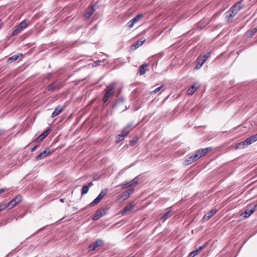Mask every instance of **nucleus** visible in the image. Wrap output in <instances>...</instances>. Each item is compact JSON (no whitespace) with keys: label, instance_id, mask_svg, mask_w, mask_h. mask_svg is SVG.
<instances>
[{"label":"nucleus","instance_id":"obj_35","mask_svg":"<svg viewBox=\"0 0 257 257\" xmlns=\"http://www.w3.org/2000/svg\"><path fill=\"white\" fill-rule=\"evenodd\" d=\"M124 101V99L122 97L119 98L116 100L115 104L113 105V107H114L116 105L119 103H123Z\"/></svg>","mask_w":257,"mask_h":257},{"label":"nucleus","instance_id":"obj_49","mask_svg":"<svg viewBox=\"0 0 257 257\" xmlns=\"http://www.w3.org/2000/svg\"><path fill=\"white\" fill-rule=\"evenodd\" d=\"M204 149L207 151V153H208L209 151H210L211 150V148H205Z\"/></svg>","mask_w":257,"mask_h":257},{"label":"nucleus","instance_id":"obj_34","mask_svg":"<svg viewBox=\"0 0 257 257\" xmlns=\"http://www.w3.org/2000/svg\"><path fill=\"white\" fill-rule=\"evenodd\" d=\"M129 196L126 191H124L123 193L119 195V198H122L123 200L126 199Z\"/></svg>","mask_w":257,"mask_h":257},{"label":"nucleus","instance_id":"obj_36","mask_svg":"<svg viewBox=\"0 0 257 257\" xmlns=\"http://www.w3.org/2000/svg\"><path fill=\"white\" fill-rule=\"evenodd\" d=\"M207 244H208L207 242L205 243L202 246H200L198 248H197L196 250H197V252H199L202 249H204L207 246Z\"/></svg>","mask_w":257,"mask_h":257},{"label":"nucleus","instance_id":"obj_19","mask_svg":"<svg viewBox=\"0 0 257 257\" xmlns=\"http://www.w3.org/2000/svg\"><path fill=\"white\" fill-rule=\"evenodd\" d=\"M205 62L204 59H203V58L199 57L198 58V62L195 66L196 69H198L201 67L204 63Z\"/></svg>","mask_w":257,"mask_h":257},{"label":"nucleus","instance_id":"obj_38","mask_svg":"<svg viewBox=\"0 0 257 257\" xmlns=\"http://www.w3.org/2000/svg\"><path fill=\"white\" fill-rule=\"evenodd\" d=\"M198 253V252H197V250H196H196H193V251L189 253V254L188 255V257H194Z\"/></svg>","mask_w":257,"mask_h":257},{"label":"nucleus","instance_id":"obj_52","mask_svg":"<svg viewBox=\"0 0 257 257\" xmlns=\"http://www.w3.org/2000/svg\"><path fill=\"white\" fill-rule=\"evenodd\" d=\"M3 132H4V131H2V130H0V135H1V134H2Z\"/></svg>","mask_w":257,"mask_h":257},{"label":"nucleus","instance_id":"obj_27","mask_svg":"<svg viewBox=\"0 0 257 257\" xmlns=\"http://www.w3.org/2000/svg\"><path fill=\"white\" fill-rule=\"evenodd\" d=\"M172 215V213L171 210L167 211L161 217V219L166 220L170 217Z\"/></svg>","mask_w":257,"mask_h":257},{"label":"nucleus","instance_id":"obj_14","mask_svg":"<svg viewBox=\"0 0 257 257\" xmlns=\"http://www.w3.org/2000/svg\"><path fill=\"white\" fill-rule=\"evenodd\" d=\"M51 131V128H48L46 131H45L38 137V138L37 139V141L38 142H41L43 141L48 135V134L50 133Z\"/></svg>","mask_w":257,"mask_h":257},{"label":"nucleus","instance_id":"obj_37","mask_svg":"<svg viewBox=\"0 0 257 257\" xmlns=\"http://www.w3.org/2000/svg\"><path fill=\"white\" fill-rule=\"evenodd\" d=\"M125 138V137L123 136V135L122 134H121L118 135L116 136V138H117V142L121 141Z\"/></svg>","mask_w":257,"mask_h":257},{"label":"nucleus","instance_id":"obj_5","mask_svg":"<svg viewBox=\"0 0 257 257\" xmlns=\"http://www.w3.org/2000/svg\"><path fill=\"white\" fill-rule=\"evenodd\" d=\"M106 210L105 208H100L98 209L92 217L93 220H97L100 217L104 216L106 213Z\"/></svg>","mask_w":257,"mask_h":257},{"label":"nucleus","instance_id":"obj_12","mask_svg":"<svg viewBox=\"0 0 257 257\" xmlns=\"http://www.w3.org/2000/svg\"><path fill=\"white\" fill-rule=\"evenodd\" d=\"M217 212V209L215 208L212 209L211 210L207 212L203 217L202 220L206 221L209 219L213 215Z\"/></svg>","mask_w":257,"mask_h":257},{"label":"nucleus","instance_id":"obj_44","mask_svg":"<svg viewBox=\"0 0 257 257\" xmlns=\"http://www.w3.org/2000/svg\"><path fill=\"white\" fill-rule=\"evenodd\" d=\"M136 142H137V140H135V139H133L130 141V145L133 146L136 143Z\"/></svg>","mask_w":257,"mask_h":257},{"label":"nucleus","instance_id":"obj_4","mask_svg":"<svg viewBox=\"0 0 257 257\" xmlns=\"http://www.w3.org/2000/svg\"><path fill=\"white\" fill-rule=\"evenodd\" d=\"M21 200H22L21 196L17 195L8 203L7 206L8 207H9L10 208H12L15 207Z\"/></svg>","mask_w":257,"mask_h":257},{"label":"nucleus","instance_id":"obj_50","mask_svg":"<svg viewBox=\"0 0 257 257\" xmlns=\"http://www.w3.org/2000/svg\"><path fill=\"white\" fill-rule=\"evenodd\" d=\"M51 78V74L48 75L47 76V78L48 79H50Z\"/></svg>","mask_w":257,"mask_h":257},{"label":"nucleus","instance_id":"obj_24","mask_svg":"<svg viewBox=\"0 0 257 257\" xmlns=\"http://www.w3.org/2000/svg\"><path fill=\"white\" fill-rule=\"evenodd\" d=\"M107 191V189H104L102 190L97 197H98L100 200H101L104 196L106 194Z\"/></svg>","mask_w":257,"mask_h":257},{"label":"nucleus","instance_id":"obj_26","mask_svg":"<svg viewBox=\"0 0 257 257\" xmlns=\"http://www.w3.org/2000/svg\"><path fill=\"white\" fill-rule=\"evenodd\" d=\"M197 89V87H196L195 85H193L188 89L187 93L189 95H192L195 92Z\"/></svg>","mask_w":257,"mask_h":257},{"label":"nucleus","instance_id":"obj_32","mask_svg":"<svg viewBox=\"0 0 257 257\" xmlns=\"http://www.w3.org/2000/svg\"><path fill=\"white\" fill-rule=\"evenodd\" d=\"M19 55H14L8 59V62L9 63H12L13 62L17 60L19 58Z\"/></svg>","mask_w":257,"mask_h":257},{"label":"nucleus","instance_id":"obj_13","mask_svg":"<svg viewBox=\"0 0 257 257\" xmlns=\"http://www.w3.org/2000/svg\"><path fill=\"white\" fill-rule=\"evenodd\" d=\"M64 109H65V107L61 106L60 105L57 106L55 108L53 113L52 114L51 117L53 118V117L56 116L57 115H58V114L61 113L62 111H63L64 110Z\"/></svg>","mask_w":257,"mask_h":257},{"label":"nucleus","instance_id":"obj_33","mask_svg":"<svg viewBox=\"0 0 257 257\" xmlns=\"http://www.w3.org/2000/svg\"><path fill=\"white\" fill-rule=\"evenodd\" d=\"M201 157V155L198 153V150L195 152V154L192 155V158L194 160V161H196L200 159Z\"/></svg>","mask_w":257,"mask_h":257},{"label":"nucleus","instance_id":"obj_42","mask_svg":"<svg viewBox=\"0 0 257 257\" xmlns=\"http://www.w3.org/2000/svg\"><path fill=\"white\" fill-rule=\"evenodd\" d=\"M134 191H135V189L134 188H130V189H128L127 190H126V192L127 193V194L130 196V195L131 194H132L134 192Z\"/></svg>","mask_w":257,"mask_h":257},{"label":"nucleus","instance_id":"obj_6","mask_svg":"<svg viewBox=\"0 0 257 257\" xmlns=\"http://www.w3.org/2000/svg\"><path fill=\"white\" fill-rule=\"evenodd\" d=\"M143 15L142 14H140L138 15L137 16L132 19L130 21H129L127 23V26L129 28H132L133 27L134 24L136 23L140 19L143 18Z\"/></svg>","mask_w":257,"mask_h":257},{"label":"nucleus","instance_id":"obj_39","mask_svg":"<svg viewBox=\"0 0 257 257\" xmlns=\"http://www.w3.org/2000/svg\"><path fill=\"white\" fill-rule=\"evenodd\" d=\"M198 153L200 154V155H201V157L204 156L206 155L207 153V151L204 149L201 150H198Z\"/></svg>","mask_w":257,"mask_h":257},{"label":"nucleus","instance_id":"obj_21","mask_svg":"<svg viewBox=\"0 0 257 257\" xmlns=\"http://www.w3.org/2000/svg\"><path fill=\"white\" fill-rule=\"evenodd\" d=\"M145 41V40H141V41H138L135 44L132 45V49H136L137 48H139L140 46H142L144 44Z\"/></svg>","mask_w":257,"mask_h":257},{"label":"nucleus","instance_id":"obj_18","mask_svg":"<svg viewBox=\"0 0 257 257\" xmlns=\"http://www.w3.org/2000/svg\"><path fill=\"white\" fill-rule=\"evenodd\" d=\"M257 32V29L255 28L251 29L249 30H248L246 33L245 35L247 37H251L252 36H253Z\"/></svg>","mask_w":257,"mask_h":257},{"label":"nucleus","instance_id":"obj_9","mask_svg":"<svg viewBox=\"0 0 257 257\" xmlns=\"http://www.w3.org/2000/svg\"><path fill=\"white\" fill-rule=\"evenodd\" d=\"M51 151L49 148H46L44 151L40 153L36 158L37 161L40 160L51 154Z\"/></svg>","mask_w":257,"mask_h":257},{"label":"nucleus","instance_id":"obj_7","mask_svg":"<svg viewBox=\"0 0 257 257\" xmlns=\"http://www.w3.org/2000/svg\"><path fill=\"white\" fill-rule=\"evenodd\" d=\"M103 243V241L101 239H97L95 242H94L92 244H90L88 246V248L90 250H94L98 247L102 245Z\"/></svg>","mask_w":257,"mask_h":257},{"label":"nucleus","instance_id":"obj_20","mask_svg":"<svg viewBox=\"0 0 257 257\" xmlns=\"http://www.w3.org/2000/svg\"><path fill=\"white\" fill-rule=\"evenodd\" d=\"M244 142L246 145V146H248L253 143L255 142V141L254 140L253 137L251 136L248 138H247L245 141H244Z\"/></svg>","mask_w":257,"mask_h":257},{"label":"nucleus","instance_id":"obj_3","mask_svg":"<svg viewBox=\"0 0 257 257\" xmlns=\"http://www.w3.org/2000/svg\"><path fill=\"white\" fill-rule=\"evenodd\" d=\"M28 26V24L25 21H22L17 27L16 29L13 32L12 36H14L21 32L24 29H26Z\"/></svg>","mask_w":257,"mask_h":257},{"label":"nucleus","instance_id":"obj_15","mask_svg":"<svg viewBox=\"0 0 257 257\" xmlns=\"http://www.w3.org/2000/svg\"><path fill=\"white\" fill-rule=\"evenodd\" d=\"M255 211V208H251L250 209L247 208L245 211L241 214V216L243 218H246L251 215Z\"/></svg>","mask_w":257,"mask_h":257},{"label":"nucleus","instance_id":"obj_16","mask_svg":"<svg viewBox=\"0 0 257 257\" xmlns=\"http://www.w3.org/2000/svg\"><path fill=\"white\" fill-rule=\"evenodd\" d=\"M94 9L93 7H89L87 9V12L84 15L85 19H88L94 13Z\"/></svg>","mask_w":257,"mask_h":257},{"label":"nucleus","instance_id":"obj_46","mask_svg":"<svg viewBox=\"0 0 257 257\" xmlns=\"http://www.w3.org/2000/svg\"><path fill=\"white\" fill-rule=\"evenodd\" d=\"M38 146H39V145H36V146H34V147L31 149V151L32 152H34V151L37 149V148Z\"/></svg>","mask_w":257,"mask_h":257},{"label":"nucleus","instance_id":"obj_10","mask_svg":"<svg viewBox=\"0 0 257 257\" xmlns=\"http://www.w3.org/2000/svg\"><path fill=\"white\" fill-rule=\"evenodd\" d=\"M134 127L133 123H129L123 128L121 134L126 137Z\"/></svg>","mask_w":257,"mask_h":257},{"label":"nucleus","instance_id":"obj_28","mask_svg":"<svg viewBox=\"0 0 257 257\" xmlns=\"http://www.w3.org/2000/svg\"><path fill=\"white\" fill-rule=\"evenodd\" d=\"M246 147V146L244 141H242V142H241L240 143L236 144L234 148L235 149H243Z\"/></svg>","mask_w":257,"mask_h":257},{"label":"nucleus","instance_id":"obj_41","mask_svg":"<svg viewBox=\"0 0 257 257\" xmlns=\"http://www.w3.org/2000/svg\"><path fill=\"white\" fill-rule=\"evenodd\" d=\"M163 87V85H161V86L156 88L154 90L152 91V93H156L159 92Z\"/></svg>","mask_w":257,"mask_h":257},{"label":"nucleus","instance_id":"obj_51","mask_svg":"<svg viewBox=\"0 0 257 257\" xmlns=\"http://www.w3.org/2000/svg\"><path fill=\"white\" fill-rule=\"evenodd\" d=\"M64 200L65 199L64 198H61V199H60V201L61 202L63 203V202H64Z\"/></svg>","mask_w":257,"mask_h":257},{"label":"nucleus","instance_id":"obj_1","mask_svg":"<svg viewBox=\"0 0 257 257\" xmlns=\"http://www.w3.org/2000/svg\"><path fill=\"white\" fill-rule=\"evenodd\" d=\"M243 7V1L240 0L237 3H235L225 13V17L228 21L233 18Z\"/></svg>","mask_w":257,"mask_h":257},{"label":"nucleus","instance_id":"obj_2","mask_svg":"<svg viewBox=\"0 0 257 257\" xmlns=\"http://www.w3.org/2000/svg\"><path fill=\"white\" fill-rule=\"evenodd\" d=\"M116 87V82H112L106 86V88L104 89L105 94L102 98L103 102H106L109 98L114 94Z\"/></svg>","mask_w":257,"mask_h":257},{"label":"nucleus","instance_id":"obj_8","mask_svg":"<svg viewBox=\"0 0 257 257\" xmlns=\"http://www.w3.org/2000/svg\"><path fill=\"white\" fill-rule=\"evenodd\" d=\"M62 87V84L61 82H54L47 86L48 91H52L55 89H59Z\"/></svg>","mask_w":257,"mask_h":257},{"label":"nucleus","instance_id":"obj_45","mask_svg":"<svg viewBox=\"0 0 257 257\" xmlns=\"http://www.w3.org/2000/svg\"><path fill=\"white\" fill-rule=\"evenodd\" d=\"M7 206L4 204H0V211L3 210Z\"/></svg>","mask_w":257,"mask_h":257},{"label":"nucleus","instance_id":"obj_43","mask_svg":"<svg viewBox=\"0 0 257 257\" xmlns=\"http://www.w3.org/2000/svg\"><path fill=\"white\" fill-rule=\"evenodd\" d=\"M131 183L132 184V186H133L134 185H137L138 183V181L137 178H135V179H134L133 180L131 181Z\"/></svg>","mask_w":257,"mask_h":257},{"label":"nucleus","instance_id":"obj_29","mask_svg":"<svg viewBox=\"0 0 257 257\" xmlns=\"http://www.w3.org/2000/svg\"><path fill=\"white\" fill-rule=\"evenodd\" d=\"M147 67V64L142 65L139 68V71L141 75H144L146 73L145 67Z\"/></svg>","mask_w":257,"mask_h":257},{"label":"nucleus","instance_id":"obj_53","mask_svg":"<svg viewBox=\"0 0 257 257\" xmlns=\"http://www.w3.org/2000/svg\"><path fill=\"white\" fill-rule=\"evenodd\" d=\"M2 26V23H0V28H1Z\"/></svg>","mask_w":257,"mask_h":257},{"label":"nucleus","instance_id":"obj_11","mask_svg":"<svg viewBox=\"0 0 257 257\" xmlns=\"http://www.w3.org/2000/svg\"><path fill=\"white\" fill-rule=\"evenodd\" d=\"M134 206L135 204H133L132 203L126 206L123 209V210L121 214L122 215H125L131 213L133 211Z\"/></svg>","mask_w":257,"mask_h":257},{"label":"nucleus","instance_id":"obj_22","mask_svg":"<svg viewBox=\"0 0 257 257\" xmlns=\"http://www.w3.org/2000/svg\"><path fill=\"white\" fill-rule=\"evenodd\" d=\"M120 186H121V188L124 189H125L128 187L132 186V184L131 183V181H125L121 184L119 185Z\"/></svg>","mask_w":257,"mask_h":257},{"label":"nucleus","instance_id":"obj_23","mask_svg":"<svg viewBox=\"0 0 257 257\" xmlns=\"http://www.w3.org/2000/svg\"><path fill=\"white\" fill-rule=\"evenodd\" d=\"M107 191V189H104L102 190L97 197H98L100 200H101L104 196L106 194Z\"/></svg>","mask_w":257,"mask_h":257},{"label":"nucleus","instance_id":"obj_31","mask_svg":"<svg viewBox=\"0 0 257 257\" xmlns=\"http://www.w3.org/2000/svg\"><path fill=\"white\" fill-rule=\"evenodd\" d=\"M195 162L194 160L192 158V156L189 157L188 159L184 161V164L185 165H188L191 164L192 162Z\"/></svg>","mask_w":257,"mask_h":257},{"label":"nucleus","instance_id":"obj_47","mask_svg":"<svg viewBox=\"0 0 257 257\" xmlns=\"http://www.w3.org/2000/svg\"><path fill=\"white\" fill-rule=\"evenodd\" d=\"M253 137V138L254 139V140L255 141H257V133L254 135H252V136Z\"/></svg>","mask_w":257,"mask_h":257},{"label":"nucleus","instance_id":"obj_48","mask_svg":"<svg viewBox=\"0 0 257 257\" xmlns=\"http://www.w3.org/2000/svg\"><path fill=\"white\" fill-rule=\"evenodd\" d=\"M7 189H0V194L3 193L5 190H6Z\"/></svg>","mask_w":257,"mask_h":257},{"label":"nucleus","instance_id":"obj_17","mask_svg":"<svg viewBox=\"0 0 257 257\" xmlns=\"http://www.w3.org/2000/svg\"><path fill=\"white\" fill-rule=\"evenodd\" d=\"M92 185V182H90L88 185H84L81 189V195L86 194L89 191V187Z\"/></svg>","mask_w":257,"mask_h":257},{"label":"nucleus","instance_id":"obj_25","mask_svg":"<svg viewBox=\"0 0 257 257\" xmlns=\"http://www.w3.org/2000/svg\"><path fill=\"white\" fill-rule=\"evenodd\" d=\"M107 191V189H104L102 190L97 197H98L100 200H101L104 196L106 194Z\"/></svg>","mask_w":257,"mask_h":257},{"label":"nucleus","instance_id":"obj_30","mask_svg":"<svg viewBox=\"0 0 257 257\" xmlns=\"http://www.w3.org/2000/svg\"><path fill=\"white\" fill-rule=\"evenodd\" d=\"M100 201L101 200H100V199L98 197H96L92 202H91L88 205V206L90 207L95 206L97 204H98L100 202Z\"/></svg>","mask_w":257,"mask_h":257},{"label":"nucleus","instance_id":"obj_40","mask_svg":"<svg viewBox=\"0 0 257 257\" xmlns=\"http://www.w3.org/2000/svg\"><path fill=\"white\" fill-rule=\"evenodd\" d=\"M210 53L207 52L206 54H205L203 56L200 57L201 58H203V59H204V61L206 60L207 58H208L210 57Z\"/></svg>","mask_w":257,"mask_h":257}]
</instances>
